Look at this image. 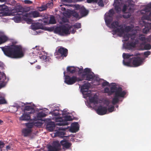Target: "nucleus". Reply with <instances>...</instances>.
Wrapping results in <instances>:
<instances>
[{
  "label": "nucleus",
  "mask_w": 151,
  "mask_h": 151,
  "mask_svg": "<svg viewBox=\"0 0 151 151\" xmlns=\"http://www.w3.org/2000/svg\"><path fill=\"white\" fill-rule=\"evenodd\" d=\"M6 149L7 150H11V147L9 145H7L6 147Z\"/></svg>",
  "instance_id": "obj_63"
},
{
  "label": "nucleus",
  "mask_w": 151,
  "mask_h": 151,
  "mask_svg": "<svg viewBox=\"0 0 151 151\" xmlns=\"http://www.w3.org/2000/svg\"><path fill=\"white\" fill-rule=\"evenodd\" d=\"M98 0H87V1L88 3H97Z\"/></svg>",
  "instance_id": "obj_56"
},
{
  "label": "nucleus",
  "mask_w": 151,
  "mask_h": 151,
  "mask_svg": "<svg viewBox=\"0 0 151 151\" xmlns=\"http://www.w3.org/2000/svg\"><path fill=\"white\" fill-rule=\"evenodd\" d=\"M72 28V26L69 25L67 26L63 25L56 27L54 29V31L55 33L61 35H63L64 34H70V30H71Z\"/></svg>",
  "instance_id": "obj_3"
},
{
  "label": "nucleus",
  "mask_w": 151,
  "mask_h": 151,
  "mask_svg": "<svg viewBox=\"0 0 151 151\" xmlns=\"http://www.w3.org/2000/svg\"><path fill=\"white\" fill-rule=\"evenodd\" d=\"M114 106H112L108 108V110L109 112H111L114 110Z\"/></svg>",
  "instance_id": "obj_48"
},
{
  "label": "nucleus",
  "mask_w": 151,
  "mask_h": 151,
  "mask_svg": "<svg viewBox=\"0 0 151 151\" xmlns=\"http://www.w3.org/2000/svg\"><path fill=\"white\" fill-rule=\"evenodd\" d=\"M79 124L77 122L73 123L72 124L70 131L73 132H76L79 130Z\"/></svg>",
  "instance_id": "obj_17"
},
{
  "label": "nucleus",
  "mask_w": 151,
  "mask_h": 151,
  "mask_svg": "<svg viewBox=\"0 0 151 151\" xmlns=\"http://www.w3.org/2000/svg\"><path fill=\"white\" fill-rule=\"evenodd\" d=\"M35 120L32 123H26L25 125L27 128V129H31L34 125L37 126L38 124L39 123L38 122H35Z\"/></svg>",
  "instance_id": "obj_25"
},
{
  "label": "nucleus",
  "mask_w": 151,
  "mask_h": 151,
  "mask_svg": "<svg viewBox=\"0 0 151 151\" xmlns=\"http://www.w3.org/2000/svg\"><path fill=\"white\" fill-rule=\"evenodd\" d=\"M132 63L134 67H137L141 65L143 62V59L140 57H137L133 58Z\"/></svg>",
  "instance_id": "obj_9"
},
{
  "label": "nucleus",
  "mask_w": 151,
  "mask_h": 151,
  "mask_svg": "<svg viewBox=\"0 0 151 151\" xmlns=\"http://www.w3.org/2000/svg\"><path fill=\"white\" fill-rule=\"evenodd\" d=\"M111 28L113 29V32L115 33H118L120 35L123 34L124 32H129L132 28L130 26H126L124 29L122 24H120L118 21H114L111 24Z\"/></svg>",
  "instance_id": "obj_2"
},
{
  "label": "nucleus",
  "mask_w": 151,
  "mask_h": 151,
  "mask_svg": "<svg viewBox=\"0 0 151 151\" xmlns=\"http://www.w3.org/2000/svg\"><path fill=\"white\" fill-rule=\"evenodd\" d=\"M91 86V84L89 83H85L81 86V90L83 95L86 97L89 96L91 95V92L88 91L89 88Z\"/></svg>",
  "instance_id": "obj_7"
},
{
  "label": "nucleus",
  "mask_w": 151,
  "mask_h": 151,
  "mask_svg": "<svg viewBox=\"0 0 151 151\" xmlns=\"http://www.w3.org/2000/svg\"><path fill=\"white\" fill-rule=\"evenodd\" d=\"M71 14L74 17L77 18H78L79 14H78L75 11H72V12Z\"/></svg>",
  "instance_id": "obj_41"
},
{
  "label": "nucleus",
  "mask_w": 151,
  "mask_h": 151,
  "mask_svg": "<svg viewBox=\"0 0 151 151\" xmlns=\"http://www.w3.org/2000/svg\"><path fill=\"white\" fill-rule=\"evenodd\" d=\"M84 73H91V70L90 69L86 68L84 69Z\"/></svg>",
  "instance_id": "obj_45"
},
{
  "label": "nucleus",
  "mask_w": 151,
  "mask_h": 151,
  "mask_svg": "<svg viewBox=\"0 0 151 151\" xmlns=\"http://www.w3.org/2000/svg\"><path fill=\"white\" fill-rule=\"evenodd\" d=\"M126 94V92L124 91H123L121 87H118L117 90L114 94V97L112 99V104L114 105L117 104L119 101V98L124 97Z\"/></svg>",
  "instance_id": "obj_4"
},
{
  "label": "nucleus",
  "mask_w": 151,
  "mask_h": 151,
  "mask_svg": "<svg viewBox=\"0 0 151 151\" xmlns=\"http://www.w3.org/2000/svg\"><path fill=\"white\" fill-rule=\"evenodd\" d=\"M89 96V101L92 103H93L95 104H97L98 103L97 99L95 97V95H94L93 96L91 97Z\"/></svg>",
  "instance_id": "obj_28"
},
{
  "label": "nucleus",
  "mask_w": 151,
  "mask_h": 151,
  "mask_svg": "<svg viewBox=\"0 0 151 151\" xmlns=\"http://www.w3.org/2000/svg\"><path fill=\"white\" fill-rule=\"evenodd\" d=\"M118 88L115 86H114L111 87L110 89V95H111L114 93V94L115 93V92L117 90Z\"/></svg>",
  "instance_id": "obj_32"
},
{
  "label": "nucleus",
  "mask_w": 151,
  "mask_h": 151,
  "mask_svg": "<svg viewBox=\"0 0 151 151\" xmlns=\"http://www.w3.org/2000/svg\"><path fill=\"white\" fill-rule=\"evenodd\" d=\"M136 45L135 42H128L126 44V47L127 49H130L132 47H134Z\"/></svg>",
  "instance_id": "obj_31"
},
{
  "label": "nucleus",
  "mask_w": 151,
  "mask_h": 151,
  "mask_svg": "<svg viewBox=\"0 0 151 151\" xmlns=\"http://www.w3.org/2000/svg\"><path fill=\"white\" fill-rule=\"evenodd\" d=\"M83 79L75 76L71 77L68 75L65 76L64 82L68 85H71L77 82L82 81Z\"/></svg>",
  "instance_id": "obj_5"
},
{
  "label": "nucleus",
  "mask_w": 151,
  "mask_h": 151,
  "mask_svg": "<svg viewBox=\"0 0 151 151\" xmlns=\"http://www.w3.org/2000/svg\"><path fill=\"white\" fill-rule=\"evenodd\" d=\"M12 109L14 110L13 111L14 112H16L17 111L18 108V107L20 108V106H12Z\"/></svg>",
  "instance_id": "obj_50"
},
{
  "label": "nucleus",
  "mask_w": 151,
  "mask_h": 151,
  "mask_svg": "<svg viewBox=\"0 0 151 151\" xmlns=\"http://www.w3.org/2000/svg\"><path fill=\"white\" fill-rule=\"evenodd\" d=\"M142 35H141L139 36V37L138 38L139 39L142 41H145L146 39L145 37L144 36H142Z\"/></svg>",
  "instance_id": "obj_49"
},
{
  "label": "nucleus",
  "mask_w": 151,
  "mask_h": 151,
  "mask_svg": "<svg viewBox=\"0 0 151 151\" xmlns=\"http://www.w3.org/2000/svg\"><path fill=\"white\" fill-rule=\"evenodd\" d=\"M72 26V27H73L75 28L76 29L80 28H81V24L80 23H76Z\"/></svg>",
  "instance_id": "obj_40"
},
{
  "label": "nucleus",
  "mask_w": 151,
  "mask_h": 151,
  "mask_svg": "<svg viewBox=\"0 0 151 151\" xmlns=\"http://www.w3.org/2000/svg\"><path fill=\"white\" fill-rule=\"evenodd\" d=\"M8 40V37L4 35L0 36V45L6 42Z\"/></svg>",
  "instance_id": "obj_29"
},
{
  "label": "nucleus",
  "mask_w": 151,
  "mask_h": 151,
  "mask_svg": "<svg viewBox=\"0 0 151 151\" xmlns=\"http://www.w3.org/2000/svg\"><path fill=\"white\" fill-rule=\"evenodd\" d=\"M48 151H59V149L53 146L50 145L48 147Z\"/></svg>",
  "instance_id": "obj_36"
},
{
  "label": "nucleus",
  "mask_w": 151,
  "mask_h": 151,
  "mask_svg": "<svg viewBox=\"0 0 151 151\" xmlns=\"http://www.w3.org/2000/svg\"><path fill=\"white\" fill-rule=\"evenodd\" d=\"M133 1L132 0H127V2L128 4L127 9L129 12H133L134 11V4L132 2Z\"/></svg>",
  "instance_id": "obj_18"
},
{
  "label": "nucleus",
  "mask_w": 151,
  "mask_h": 151,
  "mask_svg": "<svg viewBox=\"0 0 151 151\" xmlns=\"http://www.w3.org/2000/svg\"><path fill=\"white\" fill-rule=\"evenodd\" d=\"M136 37V35L135 34H130V37L132 40H133Z\"/></svg>",
  "instance_id": "obj_58"
},
{
  "label": "nucleus",
  "mask_w": 151,
  "mask_h": 151,
  "mask_svg": "<svg viewBox=\"0 0 151 151\" xmlns=\"http://www.w3.org/2000/svg\"><path fill=\"white\" fill-rule=\"evenodd\" d=\"M41 58L45 62L50 61L51 59V58L49 56H46L45 55H42L41 57Z\"/></svg>",
  "instance_id": "obj_34"
},
{
  "label": "nucleus",
  "mask_w": 151,
  "mask_h": 151,
  "mask_svg": "<svg viewBox=\"0 0 151 151\" xmlns=\"http://www.w3.org/2000/svg\"><path fill=\"white\" fill-rule=\"evenodd\" d=\"M75 9L76 10H79L80 14L82 16H85L88 14V11L86 10L83 6L77 4L75 6Z\"/></svg>",
  "instance_id": "obj_8"
},
{
  "label": "nucleus",
  "mask_w": 151,
  "mask_h": 151,
  "mask_svg": "<svg viewBox=\"0 0 151 151\" xmlns=\"http://www.w3.org/2000/svg\"><path fill=\"white\" fill-rule=\"evenodd\" d=\"M98 4L99 6H103L104 5L102 0H99L98 2Z\"/></svg>",
  "instance_id": "obj_52"
},
{
  "label": "nucleus",
  "mask_w": 151,
  "mask_h": 151,
  "mask_svg": "<svg viewBox=\"0 0 151 151\" xmlns=\"http://www.w3.org/2000/svg\"><path fill=\"white\" fill-rule=\"evenodd\" d=\"M1 48L5 55L9 57L18 58H21L23 56L22 49L19 46L13 45Z\"/></svg>",
  "instance_id": "obj_1"
},
{
  "label": "nucleus",
  "mask_w": 151,
  "mask_h": 151,
  "mask_svg": "<svg viewBox=\"0 0 151 151\" xmlns=\"http://www.w3.org/2000/svg\"><path fill=\"white\" fill-rule=\"evenodd\" d=\"M114 12L113 9L109 10V12L106 14L105 17V21L106 25L110 28H111V24H110L113 19V16L114 14Z\"/></svg>",
  "instance_id": "obj_6"
},
{
  "label": "nucleus",
  "mask_w": 151,
  "mask_h": 151,
  "mask_svg": "<svg viewBox=\"0 0 151 151\" xmlns=\"http://www.w3.org/2000/svg\"><path fill=\"white\" fill-rule=\"evenodd\" d=\"M26 17L36 18L40 16L39 13L37 11H32L25 14Z\"/></svg>",
  "instance_id": "obj_16"
},
{
  "label": "nucleus",
  "mask_w": 151,
  "mask_h": 151,
  "mask_svg": "<svg viewBox=\"0 0 151 151\" xmlns=\"http://www.w3.org/2000/svg\"><path fill=\"white\" fill-rule=\"evenodd\" d=\"M151 11V2L147 4L145 7L141 10L140 13L141 14H146L147 12ZM149 16L151 17V12L149 14Z\"/></svg>",
  "instance_id": "obj_15"
},
{
  "label": "nucleus",
  "mask_w": 151,
  "mask_h": 151,
  "mask_svg": "<svg viewBox=\"0 0 151 151\" xmlns=\"http://www.w3.org/2000/svg\"><path fill=\"white\" fill-rule=\"evenodd\" d=\"M24 3L25 4H32V2L29 0H25L24 1Z\"/></svg>",
  "instance_id": "obj_55"
},
{
  "label": "nucleus",
  "mask_w": 151,
  "mask_h": 151,
  "mask_svg": "<svg viewBox=\"0 0 151 151\" xmlns=\"http://www.w3.org/2000/svg\"><path fill=\"white\" fill-rule=\"evenodd\" d=\"M64 121L60 122L58 123L57 124L59 126H65L68 124L67 122L68 121H70L72 120V117L70 116L66 115L64 117Z\"/></svg>",
  "instance_id": "obj_13"
},
{
  "label": "nucleus",
  "mask_w": 151,
  "mask_h": 151,
  "mask_svg": "<svg viewBox=\"0 0 151 151\" xmlns=\"http://www.w3.org/2000/svg\"><path fill=\"white\" fill-rule=\"evenodd\" d=\"M76 69H77L76 72H78V73L79 74H80L82 73L83 72V68H79L78 67H76Z\"/></svg>",
  "instance_id": "obj_46"
},
{
  "label": "nucleus",
  "mask_w": 151,
  "mask_h": 151,
  "mask_svg": "<svg viewBox=\"0 0 151 151\" xmlns=\"http://www.w3.org/2000/svg\"><path fill=\"white\" fill-rule=\"evenodd\" d=\"M123 17L124 18H127L130 17V15L128 14L127 16H125V15H123Z\"/></svg>",
  "instance_id": "obj_64"
},
{
  "label": "nucleus",
  "mask_w": 151,
  "mask_h": 151,
  "mask_svg": "<svg viewBox=\"0 0 151 151\" xmlns=\"http://www.w3.org/2000/svg\"><path fill=\"white\" fill-rule=\"evenodd\" d=\"M32 29L34 30L42 29V25L40 24H34L32 25Z\"/></svg>",
  "instance_id": "obj_30"
},
{
  "label": "nucleus",
  "mask_w": 151,
  "mask_h": 151,
  "mask_svg": "<svg viewBox=\"0 0 151 151\" xmlns=\"http://www.w3.org/2000/svg\"><path fill=\"white\" fill-rule=\"evenodd\" d=\"M33 109V108L30 106H25L24 109V112H26V111H29Z\"/></svg>",
  "instance_id": "obj_39"
},
{
  "label": "nucleus",
  "mask_w": 151,
  "mask_h": 151,
  "mask_svg": "<svg viewBox=\"0 0 151 151\" xmlns=\"http://www.w3.org/2000/svg\"><path fill=\"white\" fill-rule=\"evenodd\" d=\"M104 93L108 94V95L110 96V91L108 87H106L104 89Z\"/></svg>",
  "instance_id": "obj_44"
},
{
  "label": "nucleus",
  "mask_w": 151,
  "mask_h": 151,
  "mask_svg": "<svg viewBox=\"0 0 151 151\" xmlns=\"http://www.w3.org/2000/svg\"><path fill=\"white\" fill-rule=\"evenodd\" d=\"M6 103V101L4 98L0 99V104H5Z\"/></svg>",
  "instance_id": "obj_51"
},
{
  "label": "nucleus",
  "mask_w": 151,
  "mask_h": 151,
  "mask_svg": "<svg viewBox=\"0 0 151 151\" xmlns=\"http://www.w3.org/2000/svg\"><path fill=\"white\" fill-rule=\"evenodd\" d=\"M33 112L30 111L29 112H24V114L22 116L19 118V120L22 121H28L30 120V114H32Z\"/></svg>",
  "instance_id": "obj_11"
},
{
  "label": "nucleus",
  "mask_w": 151,
  "mask_h": 151,
  "mask_svg": "<svg viewBox=\"0 0 151 151\" xmlns=\"http://www.w3.org/2000/svg\"><path fill=\"white\" fill-rule=\"evenodd\" d=\"M94 77V73L92 72L90 73H83L81 75V79L89 81L92 80Z\"/></svg>",
  "instance_id": "obj_12"
},
{
  "label": "nucleus",
  "mask_w": 151,
  "mask_h": 151,
  "mask_svg": "<svg viewBox=\"0 0 151 151\" xmlns=\"http://www.w3.org/2000/svg\"><path fill=\"white\" fill-rule=\"evenodd\" d=\"M142 20L145 19L148 21H151V19L150 18V16L149 15L148 16H146L145 15H143L142 17Z\"/></svg>",
  "instance_id": "obj_42"
},
{
  "label": "nucleus",
  "mask_w": 151,
  "mask_h": 151,
  "mask_svg": "<svg viewBox=\"0 0 151 151\" xmlns=\"http://www.w3.org/2000/svg\"><path fill=\"white\" fill-rule=\"evenodd\" d=\"M107 111V108L106 107L100 106L98 107L96 112L98 114L102 115L106 114Z\"/></svg>",
  "instance_id": "obj_14"
},
{
  "label": "nucleus",
  "mask_w": 151,
  "mask_h": 151,
  "mask_svg": "<svg viewBox=\"0 0 151 151\" xmlns=\"http://www.w3.org/2000/svg\"><path fill=\"white\" fill-rule=\"evenodd\" d=\"M120 3L118 0H115L114 2V6L115 9L117 13L120 11L121 8L120 6Z\"/></svg>",
  "instance_id": "obj_22"
},
{
  "label": "nucleus",
  "mask_w": 151,
  "mask_h": 151,
  "mask_svg": "<svg viewBox=\"0 0 151 151\" xmlns=\"http://www.w3.org/2000/svg\"><path fill=\"white\" fill-rule=\"evenodd\" d=\"M15 11L19 15H21L24 12V9L20 5H18L15 7Z\"/></svg>",
  "instance_id": "obj_20"
},
{
  "label": "nucleus",
  "mask_w": 151,
  "mask_h": 151,
  "mask_svg": "<svg viewBox=\"0 0 151 151\" xmlns=\"http://www.w3.org/2000/svg\"><path fill=\"white\" fill-rule=\"evenodd\" d=\"M60 143L63 148L66 149L69 148L72 145L71 143L64 140H61L60 142Z\"/></svg>",
  "instance_id": "obj_19"
},
{
  "label": "nucleus",
  "mask_w": 151,
  "mask_h": 151,
  "mask_svg": "<svg viewBox=\"0 0 151 151\" xmlns=\"http://www.w3.org/2000/svg\"><path fill=\"white\" fill-rule=\"evenodd\" d=\"M58 55H60L61 57H66L68 54V50L64 47H60L57 52Z\"/></svg>",
  "instance_id": "obj_10"
},
{
  "label": "nucleus",
  "mask_w": 151,
  "mask_h": 151,
  "mask_svg": "<svg viewBox=\"0 0 151 151\" xmlns=\"http://www.w3.org/2000/svg\"><path fill=\"white\" fill-rule=\"evenodd\" d=\"M109 85V83L108 82L106 81H105V82H103L102 83V86H108Z\"/></svg>",
  "instance_id": "obj_59"
},
{
  "label": "nucleus",
  "mask_w": 151,
  "mask_h": 151,
  "mask_svg": "<svg viewBox=\"0 0 151 151\" xmlns=\"http://www.w3.org/2000/svg\"><path fill=\"white\" fill-rule=\"evenodd\" d=\"M128 5H127L126 4H124L123 6V8L122 10V11L123 12H125L127 10V9Z\"/></svg>",
  "instance_id": "obj_53"
},
{
  "label": "nucleus",
  "mask_w": 151,
  "mask_h": 151,
  "mask_svg": "<svg viewBox=\"0 0 151 151\" xmlns=\"http://www.w3.org/2000/svg\"><path fill=\"white\" fill-rule=\"evenodd\" d=\"M5 145V144L2 141H0V148L2 149V148L4 145Z\"/></svg>",
  "instance_id": "obj_60"
},
{
  "label": "nucleus",
  "mask_w": 151,
  "mask_h": 151,
  "mask_svg": "<svg viewBox=\"0 0 151 151\" xmlns=\"http://www.w3.org/2000/svg\"><path fill=\"white\" fill-rule=\"evenodd\" d=\"M67 70L68 72L73 73L76 72L77 69L74 66H68L67 68Z\"/></svg>",
  "instance_id": "obj_27"
},
{
  "label": "nucleus",
  "mask_w": 151,
  "mask_h": 151,
  "mask_svg": "<svg viewBox=\"0 0 151 151\" xmlns=\"http://www.w3.org/2000/svg\"><path fill=\"white\" fill-rule=\"evenodd\" d=\"M53 115L55 116H58L60 115V114L59 112H54L53 113Z\"/></svg>",
  "instance_id": "obj_62"
},
{
  "label": "nucleus",
  "mask_w": 151,
  "mask_h": 151,
  "mask_svg": "<svg viewBox=\"0 0 151 151\" xmlns=\"http://www.w3.org/2000/svg\"><path fill=\"white\" fill-rule=\"evenodd\" d=\"M145 47L147 50H150L151 49V46L150 44H147L145 45Z\"/></svg>",
  "instance_id": "obj_54"
},
{
  "label": "nucleus",
  "mask_w": 151,
  "mask_h": 151,
  "mask_svg": "<svg viewBox=\"0 0 151 151\" xmlns=\"http://www.w3.org/2000/svg\"><path fill=\"white\" fill-rule=\"evenodd\" d=\"M22 132L24 137H26L29 136L32 132L31 129L25 128L22 130Z\"/></svg>",
  "instance_id": "obj_24"
},
{
  "label": "nucleus",
  "mask_w": 151,
  "mask_h": 151,
  "mask_svg": "<svg viewBox=\"0 0 151 151\" xmlns=\"http://www.w3.org/2000/svg\"><path fill=\"white\" fill-rule=\"evenodd\" d=\"M56 23V21L54 16H52L50 17L49 21V23L50 24H54Z\"/></svg>",
  "instance_id": "obj_35"
},
{
  "label": "nucleus",
  "mask_w": 151,
  "mask_h": 151,
  "mask_svg": "<svg viewBox=\"0 0 151 151\" xmlns=\"http://www.w3.org/2000/svg\"><path fill=\"white\" fill-rule=\"evenodd\" d=\"M0 14H2L1 15H0V16H6L7 15V13L5 12H1L0 13Z\"/></svg>",
  "instance_id": "obj_61"
},
{
  "label": "nucleus",
  "mask_w": 151,
  "mask_h": 151,
  "mask_svg": "<svg viewBox=\"0 0 151 151\" xmlns=\"http://www.w3.org/2000/svg\"><path fill=\"white\" fill-rule=\"evenodd\" d=\"M53 146L59 150V148L60 147V145L58 142L55 141L53 142Z\"/></svg>",
  "instance_id": "obj_37"
},
{
  "label": "nucleus",
  "mask_w": 151,
  "mask_h": 151,
  "mask_svg": "<svg viewBox=\"0 0 151 151\" xmlns=\"http://www.w3.org/2000/svg\"><path fill=\"white\" fill-rule=\"evenodd\" d=\"M24 20L29 24H31L32 22V20L26 17L24 18Z\"/></svg>",
  "instance_id": "obj_47"
},
{
  "label": "nucleus",
  "mask_w": 151,
  "mask_h": 151,
  "mask_svg": "<svg viewBox=\"0 0 151 151\" xmlns=\"http://www.w3.org/2000/svg\"><path fill=\"white\" fill-rule=\"evenodd\" d=\"M130 34H125L124 36V38L125 39V41H127L129 39L130 37Z\"/></svg>",
  "instance_id": "obj_43"
},
{
  "label": "nucleus",
  "mask_w": 151,
  "mask_h": 151,
  "mask_svg": "<svg viewBox=\"0 0 151 151\" xmlns=\"http://www.w3.org/2000/svg\"><path fill=\"white\" fill-rule=\"evenodd\" d=\"M55 124L53 122H48L47 125V128L50 131H52L55 129Z\"/></svg>",
  "instance_id": "obj_23"
},
{
  "label": "nucleus",
  "mask_w": 151,
  "mask_h": 151,
  "mask_svg": "<svg viewBox=\"0 0 151 151\" xmlns=\"http://www.w3.org/2000/svg\"><path fill=\"white\" fill-rule=\"evenodd\" d=\"M131 58H130V60L128 62H125L124 60H123V63L124 65L127 66H131Z\"/></svg>",
  "instance_id": "obj_38"
},
{
  "label": "nucleus",
  "mask_w": 151,
  "mask_h": 151,
  "mask_svg": "<svg viewBox=\"0 0 151 151\" xmlns=\"http://www.w3.org/2000/svg\"><path fill=\"white\" fill-rule=\"evenodd\" d=\"M150 54V51H147L144 52V55L145 57H147L148 55Z\"/></svg>",
  "instance_id": "obj_57"
},
{
  "label": "nucleus",
  "mask_w": 151,
  "mask_h": 151,
  "mask_svg": "<svg viewBox=\"0 0 151 151\" xmlns=\"http://www.w3.org/2000/svg\"><path fill=\"white\" fill-rule=\"evenodd\" d=\"M122 55L123 58L124 59H129L130 57L133 56L134 55L132 54H130L128 53H123Z\"/></svg>",
  "instance_id": "obj_33"
},
{
  "label": "nucleus",
  "mask_w": 151,
  "mask_h": 151,
  "mask_svg": "<svg viewBox=\"0 0 151 151\" xmlns=\"http://www.w3.org/2000/svg\"><path fill=\"white\" fill-rule=\"evenodd\" d=\"M151 29V23H146L145 24V27L143 29V32L147 34Z\"/></svg>",
  "instance_id": "obj_21"
},
{
  "label": "nucleus",
  "mask_w": 151,
  "mask_h": 151,
  "mask_svg": "<svg viewBox=\"0 0 151 151\" xmlns=\"http://www.w3.org/2000/svg\"><path fill=\"white\" fill-rule=\"evenodd\" d=\"M47 116V114L43 112H40L37 114V118H35L33 119V120H40L42 117H45Z\"/></svg>",
  "instance_id": "obj_26"
}]
</instances>
